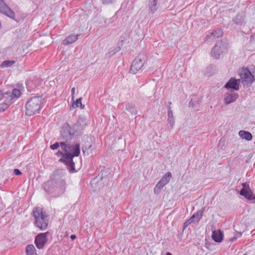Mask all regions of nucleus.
I'll list each match as a JSON object with an SVG mask.
<instances>
[{
    "label": "nucleus",
    "mask_w": 255,
    "mask_h": 255,
    "mask_svg": "<svg viewBox=\"0 0 255 255\" xmlns=\"http://www.w3.org/2000/svg\"><path fill=\"white\" fill-rule=\"evenodd\" d=\"M61 147L63 151L65 152V158L68 160L70 167H69L70 172L76 171L75 163L73 161V158L78 156L80 153V143L70 144L69 142H61Z\"/></svg>",
    "instance_id": "nucleus-1"
},
{
    "label": "nucleus",
    "mask_w": 255,
    "mask_h": 255,
    "mask_svg": "<svg viewBox=\"0 0 255 255\" xmlns=\"http://www.w3.org/2000/svg\"><path fill=\"white\" fill-rule=\"evenodd\" d=\"M32 215L34 218V225L41 231L48 227V220L46 219L45 212L40 207H35L32 210Z\"/></svg>",
    "instance_id": "nucleus-2"
},
{
    "label": "nucleus",
    "mask_w": 255,
    "mask_h": 255,
    "mask_svg": "<svg viewBox=\"0 0 255 255\" xmlns=\"http://www.w3.org/2000/svg\"><path fill=\"white\" fill-rule=\"evenodd\" d=\"M41 100L40 96H34L31 98L25 104V114L31 116L38 113L41 108Z\"/></svg>",
    "instance_id": "nucleus-3"
},
{
    "label": "nucleus",
    "mask_w": 255,
    "mask_h": 255,
    "mask_svg": "<svg viewBox=\"0 0 255 255\" xmlns=\"http://www.w3.org/2000/svg\"><path fill=\"white\" fill-rule=\"evenodd\" d=\"M4 94H8V97H9L10 101L6 100V99L2 98V100L0 102V113L4 112L7 109L11 104L13 102L15 99L18 98L21 95V91L17 89L13 88L11 91H8Z\"/></svg>",
    "instance_id": "nucleus-4"
},
{
    "label": "nucleus",
    "mask_w": 255,
    "mask_h": 255,
    "mask_svg": "<svg viewBox=\"0 0 255 255\" xmlns=\"http://www.w3.org/2000/svg\"><path fill=\"white\" fill-rule=\"evenodd\" d=\"M43 187L47 193L54 194V196L63 194L65 190V188H61V186L57 185L55 181L50 179L43 184Z\"/></svg>",
    "instance_id": "nucleus-5"
},
{
    "label": "nucleus",
    "mask_w": 255,
    "mask_h": 255,
    "mask_svg": "<svg viewBox=\"0 0 255 255\" xmlns=\"http://www.w3.org/2000/svg\"><path fill=\"white\" fill-rule=\"evenodd\" d=\"M66 174V170L63 169H58L54 170L50 176V179L55 181L61 188L66 189V182L64 177Z\"/></svg>",
    "instance_id": "nucleus-6"
},
{
    "label": "nucleus",
    "mask_w": 255,
    "mask_h": 255,
    "mask_svg": "<svg viewBox=\"0 0 255 255\" xmlns=\"http://www.w3.org/2000/svg\"><path fill=\"white\" fill-rule=\"evenodd\" d=\"M87 125V119L84 117H79L77 122L74 124L71 129L74 135L76 136L81 135L82 134V131Z\"/></svg>",
    "instance_id": "nucleus-7"
},
{
    "label": "nucleus",
    "mask_w": 255,
    "mask_h": 255,
    "mask_svg": "<svg viewBox=\"0 0 255 255\" xmlns=\"http://www.w3.org/2000/svg\"><path fill=\"white\" fill-rule=\"evenodd\" d=\"M227 50L226 44L223 40L218 42L212 48L211 52V56L215 59H219L221 55Z\"/></svg>",
    "instance_id": "nucleus-8"
},
{
    "label": "nucleus",
    "mask_w": 255,
    "mask_h": 255,
    "mask_svg": "<svg viewBox=\"0 0 255 255\" xmlns=\"http://www.w3.org/2000/svg\"><path fill=\"white\" fill-rule=\"evenodd\" d=\"M240 76L242 79V83L250 87L255 81V78L251 71L247 68H243L240 72Z\"/></svg>",
    "instance_id": "nucleus-9"
},
{
    "label": "nucleus",
    "mask_w": 255,
    "mask_h": 255,
    "mask_svg": "<svg viewBox=\"0 0 255 255\" xmlns=\"http://www.w3.org/2000/svg\"><path fill=\"white\" fill-rule=\"evenodd\" d=\"M242 188L240 191V194L245 197L249 201H253V203H255V195L253 191L250 188L249 185L247 183H243L242 184Z\"/></svg>",
    "instance_id": "nucleus-10"
},
{
    "label": "nucleus",
    "mask_w": 255,
    "mask_h": 255,
    "mask_svg": "<svg viewBox=\"0 0 255 255\" xmlns=\"http://www.w3.org/2000/svg\"><path fill=\"white\" fill-rule=\"evenodd\" d=\"M110 174V172L108 168H105L103 169L101 173L97 176L94 178L91 181V184L93 188H97L96 184H100V186H102L103 185V183L101 182L99 183V180H101V181L104 179H106V178Z\"/></svg>",
    "instance_id": "nucleus-11"
},
{
    "label": "nucleus",
    "mask_w": 255,
    "mask_h": 255,
    "mask_svg": "<svg viewBox=\"0 0 255 255\" xmlns=\"http://www.w3.org/2000/svg\"><path fill=\"white\" fill-rule=\"evenodd\" d=\"M61 138L65 141L63 142H69L72 137L74 136L72 132L70 125L66 123L62 127L60 131Z\"/></svg>",
    "instance_id": "nucleus-12"
},
{
    "label": "nucleus",
    "mask_w": 255,
    "mask_h": 255,
    "mask_svg": "<svg viewBox=\"0 0 255 255\" xmlns=\"http://www.w3.org/2000/svg\"><path fill=\"white\" fill-rule=\"evenodd\" d=\"M49 234V232L44 233L38 234L35 239V244L38 249H42L44 248L45 244L47 242V236Z\"/></svg>",
    "instance_id": "nucleus-13"
},
{
    "label": "nucleus",
    "mask_w": 255,
    "mask_h": 255,
    "mask_svg": "<svg viewBox=\"0 0 255 255\" xmlns=\"http://www.w3.org/2000/svg\"><path fill=\"white\" fill-rule=\"evenodd\" d=\"M144 64V61L139 56L136 57L132 62L129 72L136 74L141 69Z\"/></svg>",
    "instance_id": "nucleus-14"
},
{
    "label": "nucleus",
    "mask_w": 255,
    "mask_h": 255,
    "mask_svg": "<svg viewBox=\"0 0 255 255\" xmlns=\"http://www.w3.org/2000/svg\"><path fill=\"white\" fill-rule=\"evenodd\" d=\"M0 12L11 18H13L15 15L14 12L6 4L3 0H0Z\"/></svg>",
    "instance_id": "nucleus-15"
},
{
    "label": "nucleus",
    "mask_w": 255,
    "mask_h": 255,
    "mask_svg": "<svg viewBox=\"0 0 255 255\" xmlns=\"http://www.w3.org/2000/svg\"><path fill=\"white\" fill-rule=\"evenodd\" d=\"M240 85V80L235 78H231L225 84L224 87L226 89H231L233 90H239Z\"/></svg>",
    "instance_id": "nucleus-16"
},
{
    "label": "nucleus",
    "mask_w": 255,
    "mask_h": 255,
    "mask_svg": "<svg viewBox=\"0 0 255 255\" xmlns=\"http://www.w3.org/2000/svg\"><path fill=\"white\" fill-rule=\"evenodd\" d=\"M238 97V94L231 92L226 94L224 100L225 103L228 105L236 101Z\"/></svg>",
    "instance_id": "nucleus-17"
},
{
    "label": "nucleus",
    "mask_w": 255,
    "mask_h": 255,
    "mask_svg": "<svg viewBox=\"0 0 255 255\" xmlns=\"http://www.w3.org/2000/svg\"><path fill=\"white\" fill-rule=\"evenodd\" d=\"M246 14L242 12L238 13L233 18V21L237 25H242L245 22Z\"/></svg>",
    "instance_id": "nucleus-18"
},
{
    "label": "nucleus",
    "mask_w": 255,
    "mask_h": 255,
    "mask_svg": "<svg viewBox=\"0 0 255 255\" xmlns=\"http://www.w3.org/2000/svg\"><path fill=\"white\" fill-rule=\"evenodd\" d=\"M40 81L39 79L28 80L26 81L27 90L29 92L33 91L38 86Z\"/></svg>",
    "instance_id": "nucleus-19"
},
{
    "label": "nucleus",
    "mask_w": 255,
    "mask_h": 255,
    "mask_svg": "<svg viewBox=\"0 0 255 255\" xmlns=\"http://www.w3.org/2000/svg\"><path fill=\"white\" fill-rule=\"evenodd\" d=\"M224 237L223 233L220 230H214L213 231L212 238V239L217 243H221Z\"/></svg>",
    "instance_id": "nucleus-20"
},
{
    "label": "nucleus",
    "mask_w": 255,
    "mask_h": 255,
    "mask_svg": "<svg viewBox=\"0 0 255 255\" xmlns=\"http://www.w3.org/2000/svg\"><path fill=\"white\" fill-rule=\"evenodd\" d=\"M167 114H168V119L167 122L168 124L169 125L170 128H172L175 124V119L173 116V114L172 111L171 110V108L170 106L167 107Z\"/></svg>",
    "instance_id": "nucleus-21"
},
{
    "label": "nucleus",
    "mask_w": 255,
    "mask_h": 255,
    "mask_svg": "<svg viewBox=\"0 0 255 255\" xmlns=\"http://www.w3.org/2000/svg\"><path fill=\"white\" fill-rule=\"evenodd\" d=\"M148 6L149 12L154 13L159 6L158 0H149Z\"/></svg>",
    "instance_id": "nucleus-22"
},
{
    "label": "nucleus",
    "mask_w": 255,
    "mask_h": 255,
    "mask_svg": "<svg viewBox=\"0 0 255 255\" xmlns=\"http://www.w3.org/2000/svg\"><path fill=\"white\" fill-rule=\"evenodd\" d=\"M65 154V152H64V151L62 152L61 151H58L56 153V154L58 156H61V158L59 159V161L60 162L64 163L66 165L67 168L68 170H69V167H70V164H69L68 160L65 158V157L64 155Z\"/></svg>",
    "instance_id": "nucleus-23"
},
{
    "label": "nucleus",
    "mask_w": 255,
    "mask_h": 255,
    "mask_svg": "<svg viewBox=\"0 0 255 255\" xmlns=\"http://www.w3.org/2000/svg\"><path fill=\"white\" fill-rule=\"evenodd\" d=\"M80 35V34L70 35L63 41V44L64 45H68L73 43L77 40L78 37Z\"/></svg>",
    "instance_id": "nucleus-24"
},
{
    "label": "nucleus",
    "mask_w": 255,
    "mask_h": 255,
    "mask_svg": "<svg viewBox=\"0 0 255 255\" xmlns=\"http://www.w3.org/2000/svg\"><path fill=\"white\" fill-rule=\"evenodd\" d=\"M239 135L241 138L248 141H251L253 139L252 134L248 131L241 130L239 132Z\"/></svg>",
    "instance_id": "nucleus-25"
},
{
    "label": "nucleus",
    "mask_w": 255,
    "mask_h": 255,
    "mask_svg": "<svg viewBox=\"0 0 255 255\" xmlns=\"http://www.w3.org/2000/svg\"><path fill=\"white\" fill-rule=\"evenodd\" d=\"M171 176V173L167 172L159 181L165 186L169 182Z\"/></svg>",
    "instance_id": "nucleus-26"
},
{
    "label": "nucleus",
    "mask_w": 255,
    "mask_h": 255,
    "mask_svg": "<svg viewBox=\"0 0 255 255\" xmlns=\"http://www.w3.org/2000/svg\"><path fill=\"white\" fill-rule=\"evenodd\" d=\"M203 210L198 211L194 214L191 217V221L193 220L194 222H198L203 216Z\"/></svg>",
    "instance_id": "nucleus-27"
},
{
    "label": "nucleus",
    "mask_w": 255,
    "mask_h": 255,
    "mask_svg": "<svg viewBox=\"0 0 255 255\" xmlns=\"http://www.w3.org/2000/svg\"><path fill=\"white\" fill-rule=\"evenodd\" d=\"M26 253L27 255H36V250L33 245H29L26 248Z\"/></svg>",
    "instance_id": "nucleus-28"
},
{
    "label": "nucleus",
    "mask_w": 255,
    "mask_h": 255,
    "mask_svg": "<svg viewBox=\"0 0 255 255\" xmlns=\"http://www.w3.org/2000/svg\"><path fill=\"white\" fill-rule=\"evenodd\" d=\"M126 109L132 115H136L137 111L132 104L128 103L126 105Z\"/></svg>",
    "instance_id": "nucleus-29"
},
{
    "label": "nucleus",
    "mask_w": 255,
    "mask_h": 255,
    "mask_svg": "<svg viewBox=\"0 0 255 255\" xmlns=\"http://www.w3.org/2000/svg\"><path fill=\"white\" fill-rule=\"evenodd\" d=\"M15 63L13 60H5L0 64V67H9Z\"/></svg>",
    "instance_id": "nucleus-30"
},
{
    "label": "nucleus",
    "mask_w": 255,
    "mask_h": 255,
    "mask_svg": "<svg viewBox=\"0 0 255 255\" xmlns=\"http://www.w3.org/2000/svg\"><path fill=\"white\" fill-rule=\"evenodd\" d=\"M164 186L162 184H161L159 181H158L154 189V194L158 195L160 193L161 189Z\"/></svg>",
    "instance_id": "nucleus-31"
},
{
    "label": "nucleus",
    "mask_w": 255,
    "mask_h": 255,
    "mask_svg": "<svg viewBox=\"0 0 255 255\" xmlns=\"http://www.w3.org/2000/svg\"><path fill=\"white\" fill-rule=\"evenodd\" d=\"M212 33H213V38L216 39V38H218L220 36L222 35L223 32L220 29H216L214 30Z\"/></svg>",
    "instance_id": "nucleus-32"
},
{
    "label": "nucleus",
    "mask_w": 255,
    "mask_h": 255,
    "mask_svg": "<svg viewBox=\"0 0 255 255\" xmlns=\"http://www.w3.org/2000/svg\"><path fill=\"white\" fill-rule=\"evenodd\" d=\"M8 94H2V92L0 91V102L1 101V100H2V98L4 99H6V100L9 101L10 99L9 97H8V96H7Z\"/></svg>",
    "instance_id": "nucleus-33"
},
{
    "label": "nucleus",
    "mask_w": 255,
    "mask_h": 255,
    "mask_svg": "<svg viewBox=\"0 0 255 255\" xmlns=\"http://www.w3.org/2000/svg\"><path fill=\"white\" fill-rule=\"evenodd\" d=\"M59 146H61V142L60 143H59L58 142H56L54 143V144H51L50 146V148L51 149L55 150V149H57L59 147Z\"/></svg>",
    "instance_id": "nucleus-34"
},
{
    "label": "nucleus",
    "mask_w": 255,
    "mask_h": 255,
    "mask_svg": "<svg viewBox=\"0 0 255 255\" xmlns=\"http://www.w3.org/2000/svg\"><path fill=\"white\" fill-rule=\"evenodd\" d=\"M81 100H82L81 98L77 99L76 100V102H74L73 103L72 107H79V105H81Z\"/></svg>",
    "instance_id": "nucleus-35"
},
{
    "label": "nucleus",
    "mask_w": 255,
    "mask_h": 255,
    "mask_svg": "<svg viewBox=\"0 0 255 255\" xmlns=\"http://www.w3.org/2000/svg\"><path fill=\"white\" fill-rule=\"evenodd\" d=\"M213 38V33L212 32L210 34L206 35V41H210L211 40H213V39H215V38Z\"/></svg>",
    "instance_id": "nucleus-36"
},
{
    "label": "nucleus",
    "mask_w": 255,
    "mask_h": 255,
    "mask_svg": "<svg viewBox=\"0 0 255 255\" xmlns=\"http://www.w3.org/2000/svg\"><path fill=\"white\" fill-rule=\"evenodd\" d=\"M119 51V50H118L117 48L114 49V50H112L111 51H110L108 54H107V55L109 57V56H112V55H114V54H115L118 51Z\"/></svg>",
    "instance_id": "nucleus-37"
},
{
    "label": "nucleus",
    "mask_w": 255,
    "mask_h": 255,
    "mask_svg": "<svg viewBox=\"0 0 255 255\" xmlns=\"http://www.w3.org/2000/svg\"><path fill=\"white\" fill-rule=\"evenodd\" d=\"M194 223V221L193 220H191V218H190V219L187 221H186L184 223V226H183V228L185 229L188 226H189L191 223Z\"/></svg>",
    "instance_id": "nucleus-38"
},
{
    "label": "nucleus",
    "mask_w": 255,
    "mask_h": 255,
    "mask_svg": "<svg viewBox=\"0 0 255 255\" xmlns=\"http://www.w3.org/2000/svg\"><path fill=\"white\" fill-rule=\"evenodd\" d=\"M102 3L104 4H109L112 3L114 2L116 0H101Z\"/></svg>",
    "instance_id": "nucleus-39"
},
{
    "label": "nucleus",
    "mask_w": 255,
    "mask_h": 255,
    "mask_svg": "<svg viewBox=\"0 0 255 255\" xmlns=\"http://www.w3.org/2000/svg\"><path fill=\"white\" fill-rule=\"evenodd\" d=\"M14 173L16 175H20L22 174L21 172L18 169H14Z\"/></svg>",
    "instance_id": "nucleus-40"
},
{
    "label": "nucleus",
    "mask_w": 255,
    "mask_h": 255,
    "mask_svg": "<svg viewBox=\"0 0 255 255\" xmlns=\"http://www.w3.org/2000/svg\"><path fill=\"white\" fill-rule=\"evenodd\" d=\"M116 19V18H115V17H113L112 18H111V19H106L105 22H107L109 24L110 23L114 22Z\"/></svg>",
    "instance_id": "nucleus-41"
},
{
    "label": "nucleus",
    "mask_w": 255,
    "mask_h": 255,
    "mask_svg": "<svg viewBox=\"0 0 255 255\" xmlns=\"http://www.w3.org/2000/svg\"><path fill=\"white\" fill-rule=\"evenodd\" d=\"M237 239V237L234 236L233 237L229 239V241L231 242H233L235 241Z\"/></svg>",
    "instance_id": "nucleus-42"
},
{
    "label": "nucleus",
    "mask_w": 255,
    "mask_h": 255,
    "mask_svg": "<svg viewBox=\"0 0 255 255\" xmlns=\"http://www.w3.org/2000/svg\"><path fill=\"white\" fill-rule=\"evenodd\" d=\"M91 145H89L88 148L86 147L85 146L82 147V151L84 153H85L87 149H89L91 147Z\"/></svg>",
    "instance_id": "nucleus-43"
},
{
    "label": "nucleus",
    "mask_w": 255,
    "mask_h": 255,
    "mask_svg": "<svg viewBox=\"0 0 255 255\" xmlns=\"http://www.w3.org/2000/svg\"><path fill=\"white\" fill-rule=\"evenodd\" d=\"M242 233L241 232H236V235H235V236L237 237V238H240L242 236Z\"/></svg>",
    "instance_id": "nucleus-44"
},
{
    "label": "nucleus",
    "mask_w": 255,
    "mask_h": 255,
    "mask_svg": "<svg viewBox=\"0 0 255 255\" xmlns=\"http://www.w3.org/2000/svg\"><path fill=\"white\" fill-rule=\"evenodd\" d=\"M75 88L74 87L71 90V94H72V99H73V98H74L73 95L75 94Z\"/></svg>",
    "instance_id": "nucleus-45"
},
{
    "label": "nucleus",
    "mask_w": 255,
    "mask_h": 255,
    "mask_svg": "<svg viewBox=\"0 0 255 255\" xmlns=\"http://www.w3.org/2000/svg\"><path fill=\"white\" fill-rule=\"evenodd\" d=\"M70 238L72 241H73L76 238V236L75 235H72L70 236Z\"/></svg>",
    "instance_id": "nucleus-46"
},
{
    "label": "nucleus",
    "mask_w": 255,
    "mask_h": 255,
    "mask_svg": "<svg viewBox=\"0 0 255 255\" xmlns=\"http://www.w3.org/2000/svg\"><path fill=\"white\" fill-rule=\"evenodd\" d=\"M79 107H80L81 109H83L84 108L85 105H82V104L81 103V105H79Z\"/></svg>",
    "instance_id": "nucleus-47"
},
{
    "label": "nucleus",
    "mask_w": 255,
    "mask_h": 255,
    "mask_svg": "<svg viewBox=\"0 0 255 255\" xmlns=\"http://www.w3.org/2000/svg\"><path fill=\"white\" fill-rule=\"evenodd\" d=\"M166 255H172L169 252H167L166 254Z\"/></svg>",
    "instance_id": "nucleus-48"
},
{
    "label": "nucleus",
    "mask_w": 255,
    "mask_h": 255,
    "mask_svg": "<svg viewBox=\"0 0 255 255\" xmlns=\"http://www.w3.org/2000/svg\"><path fill=\"white\" fill-rule=\"evenodd\" d=\"M168 104H169V105H170L172 104V103L171 102H169Z\"/></svg>",
    "instance_id": "nucleus-49"
},
{
    "label": "nucleus",
    "mask_w": 255,
    "mask_h": 255,
    "mask_svg": "<svg viewBox=\"0 0 255 255\" xmlns=\"http://www.w3.org/2000/svg\"><path fill=\"white\" fill-rule=\"evenodd\" d=\"M247 255L246 254H244V255Z\"/></svg>",
    "instance_id": "nucleus-50"
}]
</instances>
